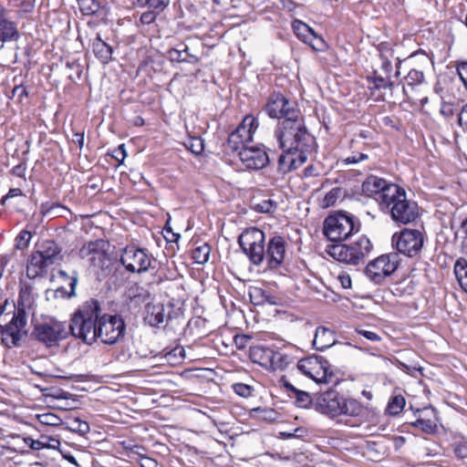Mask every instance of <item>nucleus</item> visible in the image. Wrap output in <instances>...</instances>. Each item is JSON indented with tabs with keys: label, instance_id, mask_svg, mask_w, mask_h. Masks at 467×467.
<instances>
[{
	"label": "nucleus",
	"instance_id": "nucleus-1",
	"mask_svg": "<svg viewBox=\"0 0 467 467\" xmlns=\"http://www.w3.org/2000/svg\"><path fill=\"white\" fill-rule=\"evenodd\" d=\"M275 136L281 149L294 150L306 156L314 150L316 144L299 114L279 122Z\"/></svg>",
	"mask_w": 467,
	"mask_h": 467
},
{
	"label": "nucleus",
	"instance_id": "nucleus-2",
	"mask_svg": "<svg viewBox=\"0 0 467 467\" xmlns=\"http://www.w3.org/2000/svg\"><path fill=\"white\" fill-rule=\"evenodd\" d=\"M101 307L98 300L84 302L74 314L68 329L72 336L91 344L98 338V324Z\"/></svg>",
	"mask_w": 467,
	"mask_h": 467
},
{
	"label": "nucleus",
	"instance_id": "nucleus-3",
	"mask_svg": "<svg viewBox=\"0 0 467 467\" xmlns=\"http://www.w3.org/2000/svg\"><path fill=\"white\" fill-rule=\"evenodd\" d=\"M6 308L7 302L0 306L1 341L8 348H20L28 334L27 314L22 310L6 312Z\"/></svg>",
	"mask_w": 467,
	"mask_h": 467
},
{
	"label": "nucleus",
	"instance_id": "nucleus-4",
	"mask_svg": "<svg viewBox=\"0 0 467 467\" xmlns=\"http://www.w3.org/2000/svg\"><path fill=\"white\" fill-rule=\"evenodd\" d=\"M315 410L330 418L341 415L357 417L362 414L364 407L355 399H347L335 389L320 393L314 401Z\"/></svg>",
	"mask_w": 467,
	"mask_h": 467
},
{
	"label": "nucleus",
	"instance_id": "nucleus-5",
	"mask_svg": "<svg viewBox=\"0 0 467 467\" xmlns=\"http://www.w3.org/2000/svg\"><path fill=\"white\" fill-rule=\"evenodd\" d=\"M373 245L366 235L359 236L349 244L327 245L326 252L335 260L351 265L364 263L365 258L372 251Z\"/></svg>",
	"mask_w": 467,
	"mask_h": 467
},
{
	"label": "nucleus",
	"instance_id": "nucleus-6",
	"mask_svg": "<svg viewBox=\"0 0 467 467\" xmlns=\"http://www.w3.org/2000/svg\"><path fill=\"white\" fill-rule=\"evenodd\" d=\"M360 229V223L355 222V217L349 213L339 212L327 216L324 221L323 233L325 236L340 244Z\"/></svg>",
	"mask_w": 467,
	"mask_h": 467
},
{
	"label": "nucleus",
	"instance_id": "nucleus-7",
	"mask_svg": "<svg viewBox=\"0 0 467 467\" xmlns=\"http://www.w3.org/2000/svg\"><path fill=\"white\" fill-rule=\"evenodd\" d=\"M380 209L389 213L393 221L403 224L414 222L420 214L417 202L409 200L405 190L401 187H399L396 194Z\"/></svg>",
	"mask_w": 467,
	"mask_h": 467
},
{
	"label": "nucleus",
	"instance_id": "nucleus-8",
	"mask_svg": "<svg viewBox=\"0 0 467 467\" xmlns=\"http://www.w3.org/2000/svg\"><path fill=\"white\" fill-rule=\"evenodd\" d=\"M265 233L256 227L245 229L238 237V244L242 251L254 265H260L265 261Z\"/></svg>",
	"mask_w": 467,
	"mask_h": 467
},
{
	"label": "nucleus",
	"instance_id": "nucleus-9",
	"mask_svg": "<svg viewBox=\"0 0 467 467\" xmlns=\"http://www.w3.org/2000/svg\"><path fill=\"white\" fill-rule=\"evenodd\" d=\"M296 367L299 371L317 383L336 382L328 361L322 356L313 355L301 358Z\"/></svg>",
	"mask_w": 467,
	"mask_h": 467
},
{
	"label": "nucleus",
	"instance_id": "nucleus-10",
	"mask_svg": "<svg viewBox=\"0 0 467 467\" xmlns=\"http://www.w3.org/2000/svg\"><path fill=\"white\" fill-rule=\"evenodd\" d=\"M424 234L420 230L404 229L392 236V245L398 251L408 257L418 256L424 244Z\"/></svg>",
	"mask_w": 467,
	"mask_h": 467
},
{
	"label": "nucleus",
	"instance_id": "nucleus-11",
	"mask_svg": "<svg viewBox=\"0 0 467 467\" xmlns=\"http://www.w3.org/2000/svg\"><path fill=\"white\" fill-rule=\"evenodd\" d=\"M400 254L389 253L382 254L369 262L365 269L368 278L375 284H381L386 277L391 275L400 265Z\"/></svg>",
	"mask_w": 467,
	"mask_h": 467
},
{
	"label": "nucleus",
	"instance_id": "nucleus-12",
	"mask_svg": "<svg viewBox=\"0 0 467 467\" xmlns=\"http://www.w3.org/2000/svg\"><path fill=\"white\" fill-rule=\"evenodd\" d=\"M126 325L118 315H99L98 324V338L102 343L113 345L124 337Z\"/></svg>",
	"mask_w": 467,
	"mask_h": 467
},
{
	"label": "nucleus",
	"instance_id": "nucleus-13",
	"mask_svg": "<svg viewBox=\"0 0 467 467\" xmlns=\"http://www.w3.org/2000/svg\"><path fill=\"white\" fill-rule=\"evenodd\" d=\"M67 334L65 323L54 319L36 325L32 332L33 337L47 348L57 346Z\"/></svg>",
	"mask_w": 467,
	"mask_h": 467
},
{
	"label": "nucleus",
	"instance_id": "nucleus-14",
	"mask_svg": "<svg viewBox=\"0 0 467 467\" xmlns=\"http://www.w3.org/2000/svg\"><path fill=\"white\" fill-rule=\"evenodd\" d=\"M120 262L128 272L141 274L151 267L154 258L145 249L130 245L123 249Z\"/></svg>",
	"mask_w": 467,
	"mask_h": 467
},
{
	"label": "nucleus",
	"instance_id": "nucleus-15",
	"mask_svg": "<svg viewBox=\"0 0 467 467\" xmlns=\"http://www.w3.org/2000/svg\"><path fill=\"white\" fill-rule=\"evenodd\" d=\"M399 187L397 184L389 183L384 179L369 176L362 183V192L368 196H374L381 208L388 200H391L396 194Z\"/></svg>",
	"mask_w": 467,
	"mask_h": 467
},
{
	"label": "nucleus",
	"instance_id": "nucleus-16",
	"mask_svg": "<svg viewBox=\"0 0 467 467\" xmlns=\"http://www.w3.org/2000/svg\"><path fill=\"white\" fill-rule=\"evenodd\" d=\"M265 110L274 119H286L299 114L295 103L279 92H274L268 97Z\"/></svg>",
	"mask_w": 467,
	"mask_h": 467
},
{
	"label": "nucleus",
	"instance_id": "nucleus-17",
	"mask_svg": "<svg viewBox=\"0 0 467 467\" xmlns=\"http://www.w3.org/2000/svg\"><path fill=\"white\" fill-rule=\"evenodd\" d=\"M109 243L99 239L85 244L78 252L80 258L87 259L90 265L96 268H102L109 260L108 248Z\"/></svg>",
	"mask_w": 467,
	"mask_h": 467
},
{
	"label": "nucleus",
	"instance_id": "nucleus-18",
	"mask_svg": "<svg viewBox=\"0 0 467 467\" xmlns=\"http://www.w3.org/2000/svg\"><path fill=\"white\" fill-rule=\"evenodd\" d=\"M239 159L246 169L260 170L269 162V158L264 148L247 146L239 151Z\"/></svg>",
	"mask_w": 467,
	"mask_h": 467
},
{
	"label": "nucleus",
	"instance_id": "nucleus-19",
	"mask_svg": "<svg viewBox=\"0 0 467 467\" xmlns=\"http://www.w3.org/2000/svg\"><path fill=\"white\" fill-rule=\"evenodd\" d=\"M285 256V241L280 235H275L268 241L265 248L267 268L277 269L284 262Z\"/></svg>",
	"mask_w": 467,
	"mask_h": 467
},
{
	"label": "nucleus",
	"instance_id": "nucleus-20",
	"mask_svg": "<svg viewBox=\"0 0 467 467\" xmlns=\"http://www.w3.org/2000/svg\"><path fill=\"white\" fill-rule=\"evenodd\" d=\"M20 37L17 23L14 21L9 11L0 5V42L5 43L17 41Z\"/></svg>",
	"mask_w": 467,
	"mask_h": 467
},
{
	"label": "nucleus",
	"instance_id": "nucleus-21",
	"mask_svg": "<svg viewBox=\"0 0 467 467\" xmlns=\"http://www.w3.org/2000/svg\"><path fill=\"white\" fill-rule=\"evenodd\" d=\"M283 153L278 158V170L283 173H287L297 169L307 160V156L301 154L294 150L282 149Z\"/></svg>",
	"mask_w": 467,
	"mask_h": 467
},
{
	"label": "nucleus",
	"instance_id": "nucleus-22",
	"mask_svg": "<svg viewBox=\"0 0 467 467\" xmlns=\"http://www.w3.org/2000/svg\"><path fill=\"white\" fill-rule=\"evenodd\" d=\"M280 383L286 390L288 396L291 399H295V403L297 407L306 409L311 404L314 405L315 400L312 399L311 395L305 390H301L294 387L285 376L281 378Z\"/></svg>",
	"mask_w": 467,
	"mask_h": 467
},
{
	"label": "nucleus",
	"instance_id": "nucleus-23",
	"mask_svg": "<svg viewBox=\"0 0 467 467\" xmlns=\"http://www.w3.org/2000/svg\"><path fill=\"white\" fill-rule=\"evenodd\" d=\"M169 315L165 313V307L162 304L146 305L144 321L150 327H160L167 321Z\"/></svg>",
	"mask_w": 467,
	"mask_h": 467
},
{
	"label": "nucleus",
	"instance_id": "nucleus-24",
	"mask_svg": "<svg viewBox=\"0 0 467 467\" xmlns=\"http://www.w3.org/2000/svg\"><path fill=\"white\" fill-rule=\"evenodd\" d=\"M50 265L40 255V254L36 251L31 254L28 258L26 265V275L29 279H35L38 276H43L47 268Z\"/></svg>",
	"mask_w": 467,
	"mask_h": 467
},
{
	"label": "nucleus",
	"instance_id": "nucleus-25",
	"mask_svg": "<svg viewBox=\"0 0 467 467\" xmlns=\"http://www.w3.org/2000/svg\"><path fill=\"white\" fill-rule=\"evenodd\" d=\"M37 252L50 266L63 259L62 248L53 240L44 241Z\"/></svg>",
	"mask_w": 467,
	"mask_h": 467
},
{
	"label": "nucleus",
	"instance_id": "nucleus-26",
	"mask_svg": "<svg viewBox=\"0 0 467 467\" xmlns=\"http://www.w3.org/2000/svg\"><path fill=\"white\" fill-rule=\"evenodd\" d=\"M249 358L254 363L269 369L272 366L273 349L261 345L253 346L249 349Z\"/></svg>",
	"mask_w": 467,
	"mask_h": 467
},
{
	"label": "nucleus",
	"instance_id": "nucleus-27",
	"mask_svg": "<svg viewBox=\"0 0 467 467\" xmlns=\"http://www.w3.org/2000/svg\"><path fill=\"white\" fill-rule=\"evenodd\" d=\"M335 342L336 337L333 330L324 327H318L316 329L313 345L317 350L323 351L333 346Z\"/></svg>",
	"mask_w": 467,
	"mask_h": 467
},
{
	"label": "nucleus",
	"instance_id": "nucleus-28",
	"mask_svg": "<svg viewBox=\"0 0 467 467\" xmlns=\"http://www.w3.org/2000/svg\"><path fill=\"white\" fill-rule=\"evenodd\" d=\"M127 305L130 308H139L141 304L145 303L150 293L142 286L134 284L130 285L127 291Z\"/></svg>",
	"mask_w": 467,
	"mask_h": 467
},
{
	"label": "nucleus",
	"instance_id": "nucleus-29",
	"mask_svg": "<svg viewBox=\"0 0 467 467\" xmlns=\"http://www.w3.org/2000/svg\"><path fill=\"white\" fill-rule=\"evenodd\" d=\"M258 125L257 119L253 115H247L233 132L242 135L241 138L249 144L253 140L254 133Z\"/></svg>",
	"mask_w": 467,
	"mask_h": 467
},
{
	"label": "nucleus",
	"instance_id": "nucleus-30",
	"mask_svg": "<svg viewBox=\"0 0 467 467\" xmlns=\"http://www.w3.org/2000/svg\"><path fill=\"white\" fill-rule=\"evenodd\" d=\"M59 276L63 277L65 281L68 283L69 290L66 287L60 286L54 292L55 297L57 298H70L76 296L75 289L78 285V274L74 273V275H68L66 271L59 270Z\"/></svg>",
	"mask_w": 467,
	"mask_h": 467
},
{
	"label": "nucleus",
	"instance_id": "nucleus-31",
	"mask_svg": "<svg viewBox=\"0 0 467 467\" xmlns=\"http://www.w3.org/2000/svg\"><path fill=\"white\" fill-rule=\"evenodd\" d=\"M186 50V45L184 43L179 44L176 47L170 48L167 51V57L171 62H186L191 64H196L199 58L195 55H191V58H187V55H184Z\"/></svg>",
	"mask_w": 467,
	"mask_h": 467
},
{
	"label": "nucleus",
	"instance_id": "nucleus-32",
	"mask_svg": "<svg viewBox=\"0 0 467 467\" xmlns=\"http://www.w3.org/2000/svg\"><path fill=\"white\" fill-rule=\"evenodd\" d=\"M93 52L102 63L107 64L111 60L112 47L104 42L99 36L92 44Z\"/></svg>",
	"mask_w": 467,
	"mask_h": 467
},
{
	"label": "nucleus",
	"instance_id": "nucleus-33",
	"mask_svg": "<svg viewBox=\"0 0 467 467\" xmlns=\"http://www.w3.org/2000/svg\"><path fill=\"white\" fill-rule=\"evenodd\" d=\"M32 304L31 293L28 288H21L19 291L18 298L16 303L13 304L12 311L22 310L24 314H26V308H29Z\"/></svg>",
	"mask_w": 467,
	"mask_h": 467
},
{
	"label": "nucleus",
	"instance_id": "nucleus-34",
	"mask_svg": "<svg viewBox=\"0 0 467 467\" xmlns=\"http://www.w3.org/2000/svg\"><path fill=\"white\" fill-rule=\"evenodd\" d=\"M456 278L465 293H467V260L460 258L454 265Z\"/></svg>",
	"mask_w": 467,
	"mask_h": 467
},
{
	"label": "nucleus",
	"instance_id": "nucleus-35",
	"mask_svg": "<svg viewBox=\"0 0 467 467\" xmlns=\"http://www.w3.org/2000/svg\"><path fill=\"white\" fill-rule=\"evenodd\" d=\"M455 456L463 460L467 458V438L462 435H455L451 443Z\"/></svg>",
	"mask_w": 467,
	"mask_h": 467
},
{
	"label": "nucleus",
	"instance_id": "nucleus-36",
	"mask_svg": "<svg viewBox=\"0 0 467 467\" xmlns=\"http://www.w3.org/2000/svg\"><path fill=\"white\" fill-rule=\"evenodd\" d=\"M292 28L297 37L304 43L309 39L310 36H313L314 30L300 20H295L292 23Z\"/></svg>",
	"mask_w": 467,
	"mask_h": 467
},
{
	"label": "nucleus",
	"instance_id": "nucleus-37",
	"mask_svg": "<svg viewBox=\"0 0 467 467\" xmlns=\"http://www.w3.org/2000/svg\"><path fill=\"white\" fill-rule=\"evenodd\" d=\"M67 430L78 433L79 435H85L89 431V424L80 420L79 418L69 419L67 422Z\"/></svg>",
	"mask_w": 467,
	"mask_h": 467
},
{
	"label": "nucleus",
	"instance_id": "nucleus-38",
	"mask_svg": "<svg viewBox=\"0 0 467 467\" xmlns=\"http://www.w3.org/2000/svg\"><path fill=\"white\" fill-rule=\"evenodd\" d=\"M290 362L291 358L288 355L273 349V358L271 360L272 366L269 368V370L284 369L290 364Z\"/></svg>",
	"mask_w": 467,
	"mask_h": 467
},
{
	"label": "nucleus",
	"instance_id": "nucleus-39",
	"mask_svg": "<svg viewBox=\"0 0 467 467\" xmlns=\"http://www.w3.org/2000/svg\"><path fill=\"white\" fill-rule=\"evenodd\" d=\"M252 413H253L254 417H255L256 419L264 420V421H267V422H274L278 418V413L275 410L269 409V408L258 407V408L253 409Z\"/></svg>",
	"mask_w": 467,
	"mask_h": 467
},
{
	"label": "nucleus",
	"instance_id": "nucleus-40",
	"mask_svg": "<svg viewBox=\"0 0 467 467\" xmlns=\"http://www.w3.org/2000/svg\"><path fill=\"white\" fill-rule=\"evenodd\" d=\"M67 211V209L59 203L46 202L41 205L40 213L43 216L59 217L62 216V213Z\"/></svg>",
	"mask_w": 467,
	"mask_h": 467
},
{
	"label": "nucleus",
	"instance_id": "nucleus-41",
	"mask_svg": "<svg viewBox=\"0 0 467 467\" xmlns=\"http://www.w3.org/2000/svg\"><path fill=\"white\" fill-rule=\"evenodd\" d=\"M211 247L208 244H203L193 249L192 257L196 264L203 265L209 260Z\"/></svg>",
	"mask_w": 467,
	"mask_h": 467
},
{
	"label": "nucleus",
	"instance_id": "nucleus-42",
	"mask_svg": "<svg viewBox=\"0 0 467 467\" xmlns=\"http://www.w3.org/2000/svg\"><path fill=\"white\" fill-rule=\"evenodd\" d=\"M78 5L83 16H93L100 9V4L97 0H77Z\"/></svg>",
	"mask_w": 467,
	"mask_h": 467
},
{
	"label": "nucleus",
	"instance_id": "nucleus-43",
	"mask_svg": "<svg viewBox=\"0 0 467 467\" xmlns=\"http://www.w3.org/2000/svg\"><path fill=\"white\" fill-rule=\"evenodd\" d=\"M139 6L147 7L161 14L169 5L170 0H137Z\"/></svg>",
	"mask_w": 467,
	"mask_h": 467
},
{
	"label": "nucleus",
	"instance_id": "nucleus-44",
	"mask_svg": "<svg viewBox=\"0 0 467 467\" xmlns=\"http://www.w3.org/2000/svg\"><path fill=\"white\" fill-rule=\"evenodd\" d=\"M406 404L405 398L401 395H396L390 399L388 403L387 411L389 415L396 416L400 414Z\"/></svg>",
	"mask_w": 467,
	"mask_h": 467
},
{
	"label": "nucleus",
	"instance_id": "nucleus-45",
	"mask_svg": "<svg viewBox=\"0 0 467 467\" xmlns=\"http://www.w3.org/2000/svg\"><path fill=\"white\" fill-rule=\"evenodd\" d=\"M242 135H237V133L232 132L227 140V147L232 151H236L239 154V151L248 146V143L244 141L242 138Z\"/></svg>",
	"mask_w": 467,
	"mask_h": 467
},
{
	"label": "nucleus",
	"instance_id": "nucleus-46",
	"mask_svg": "<svg viewBox=\"0 0 467 467\" xmlns=\"http://www.w3.org/2000/svg\"><path fill=\"white\" fill-rule=\"evenodd\" d=\"M185 146L195 155L201 154L204 150L203 140L200 137L189 138L185 142Z\"/></svg>",
	"mask_w": 467,
	"mask_h": 467
},
{
	"label": "nucleus",
	"instance_id": "nucleus-47",
	"mask_svg": "<svg viewBox=\"0 0 467 467\" xmlns=\"http://www.w3.org/2000/svg\"><path fill=\"white\" fill-rule=\"evenodd\" d=\"M277 209V203L271 200V199H265L261 201L258 203H255L254 206V210L258 213H272Z\"/></svg>",
	"mask_w": 467,
	"mask_h": 467
},
{
	"label": "nucleus",
	"instance_id": "nucleus-48",
	"mask_svg": "<svg viewBox=\"0 0 467 467\" xmlns=\"http://www.w3.org/2000/svg\"><path fill=\"white\" fill-rule=\"evenodd\" d=\"M412 425L427 434H433L437 431V424L431 420L418 419Z\"/></svg>",
	"mask_w": 467,
	"mask_h": 467
},
{
	"label": "nucleus",
	"instance_id": "nucleus-49",
	"mask_svg": "<svg viewBox=\"0 0 467 467\" xmlns=\"http://www.w3.org/2000/svg\"><path fill=\"white\" fill-rule=\"evenodd\" d=\"M343 190L339 187L331 189L324 197V206L329 207L335 204L337 199L343 196Z\"/></svg>",
	"mask_w": 467,
	"mask_h": 467
},
{
	"label": "nucleus",
	"instance_id": "nucleus-50",
	"mask_svg": "<svg viewBox=\"0 0 467 467\" xmlns=\"http://www.w3.org/2000/svg\"><path fill=\"white\" fill-rule=\"evenodd\" d=\"M305 43L308 44L316 51L322 52L327 48L325 40L320 36L317 35L315 31L313 32V36H310L309 39Z\"/></svg>",
	"mask_w": 467,
	"mask_h": 467
},
{
	"label": "nucleus",
	"instance_id": "nucleus-51",
	"mask_svg": "<svg viewBox=\"0 0 467 467\" xmlns=\"http://www.w3.org/2000/svg\"><path fill=\"white\" fill-rule=\"evenodd\" d=\"M380 59L395 58L394 49L389 43L382 42L378 46Z\"/></svg>",
	"mask_w": 467,
	"mask_h": 467
},
{
	"label": "nucleus",
	"instance_id": "nucleus-52",
	"mask_svg": "<svg viewBox=\"0 0 467 467\" xmlns=\"http://www.w3.org/2000/svg\"><path fill=\"white\" fill-rule=\"evenodd\" d=\"M406 81L408 85H417L420 84L424 79V75L422 71L417 69H411L406 76Z\"/></svg>",
	"mask_w": 467,
	"mask_h": 467
},
{
	"label": "nucleus",
	"instance_id": "nucleus-53",
	"mask_svg": "<svg viewBox=\"0 0 467 467\" xmlns=\"http://www.w3.org/2000/svg\"><path fill=\"white\" fill-rule=\"evenodd\" d=\"M386 79L387 77L378 75L377 71H374L372 76L368 77V81L373 84L372 89H386Z\"/></svg>",
	"mask_w": 467,
	"mask_h": 467
},
{
	"label": "nucleus",
	"instance_id": "nucleus-54",
	"mask_svg": "<svg viewBox=\"0 0 467 467\" xmlns=\"http://www.w3.org/2000/svg\"><path fill=\"white\" fill-rule=\"evenodd\" d=\"M39 420L42 424L57 426L61 422V419L54 413H44L39 416Z\"/></svg>",
	"mask_w": 467,
	"mask_h": 467
},
{
	"label": "nucleus",
	"instance_id": "nucleus-55",
	"mask_svg": "<svg viewBox=\"0 0 467 467\" xmlns=\"http://www.w3.org/2000/svg\"><path fill=\"white\" fill-rule=\"evenodd\" d=\"M234 392L244 398H247L252 395V388L244 383H235L233 385Z\"/></svg>",
	"mask_w": 467,
	"mask_h": 467
},
{
	"label": "nucleus",
	"instance_id": "nucleus-56",
	"mask_svg": "<svg viewBox=\"0 0 467 467\" xmlns=\"http://www.w3.org/2000/svg\"><path fill=\"white\" fill-rule=\"evenodd\" d=\"M250 297L254 305H261L265 300V291L262 288L254 287L250 291Z\"/></svg>",
	"mask_w": 467,
	"mask_h": 467
},
{
	"label": "nucleus",
	"instance_id": "nucleus-57",
	"mask_svg": "<svg viewBox=\"0 0 467 467\" xmlns=\"http://www.w3.org/2000/svg\"><path fill=\"white\" fill-rule=\"evenodd\" d=\"M31 239V234L28 231H22L16 237V247L18 249H25L28 246Z\"/></svg>",
	"mask_w": 467,
	"mask_h": 467
},
{
	"label": "nucleus",
	"instance_id": "nucleus-58",
	"mask_svg": "<svg viewBox=\"0 0 467 467\" xmlns=\"http://www.w3.org/2000/svg\"><path fill=\"white\" fill-rule=\"evenodd\" d=\"M158 15L159 13L149 9V11L143 12L141 14L140 21L143 25H150L156 20Z\"/></svg>",
	"mask_w": 467,
	"mask_h": 467
},
{
	"label": "nucleus",
	"instance_id": "nucleus-59",
	"mask_svg": "<svg viewBox=\"0 0 467 467\" xmlns=\"http://www.w3.org/2000/svg\"><path fill=\"white\" fill-rule=\"evenodd\" d=\"M17 5L25 13H30L33 11L36 4V0H16Z\"/></svg>",
	"mask_w": 467,
	"mask_h": 467
},
{
	"label": "nucleus",
	"instance_id": "nucleus-60",
	"mask_svg": "<svg viewBox=\"0 0 467 467\" xmlns=\"http://www.w3.org/2000/svg\"><path fill=\"white\" fill-rule=\"evenodd\" d=\"M366 159H368V155H366L364 153L358 152V153H354L352 156L346 158L344 160V161L347 164H355V163H358Z\"/></svg>",
	"mask_w": 467,
	"mask_h": 467
},
{
	"label": "nucleus",
	"instance_id": "nucleus-61",
	"mask_svg": "<svg viewBox=\"0 0 467 467\" xmlns=\"http://www.w3.org/2000/svg\"><path fill=\"white\" fill-rule=\"evenodd\" d=\"M23 194L22 191L19 188H11L8 192L2 197L0 202L2 205H5L6 200L15 198L17 196H21Z\"/></svg>",
	"mask_w": 467,
	"mask_h": 467
},
{
	"label": "nucleus",
	"instance_id": "nucleus-62",
	"mask_svg": "<svg viewBox=\"0 0 467 467\" xmlns=\"http://www.w3.org/2000/svg\"><path fill=\"white\" fill-rule=\"evenodd\" d=\"M25 442L35 451L41 450L43 448H46V444L41 441H36L32 438H26Z\"/></svg>",
	"mask_w": 467,
	"mask_h": 467
},
{
	"label": "nucleus",
	"instance_id": "nucleus-63",
	"mask_svg": "<svg viewBox=\"0 0 467 467\" xmlns=\"http://www.w3.org/2000/svg\"><path fill=\"white\" fill-rule=\"evenodd\" d=\"M441 113L446 118L451 117L454 114L453 105L448 102H442Z\"/></svg>",
	"mask_w": 467,
	"mask_h": 467
},
{
	"label": "nucleus",
	"instance_id": "nucleus-64",
	"mask_svg": "<svg viewBox=\"0 0 467 467\" xmlns=\"http://www.w3.org/2000/svg\"><path fill=\"white\" fill-rule=\"evenodd\" d=\"M140 467H157L158 462L150 457L141 456L140 459Z\"/></svg>",
	"mask_w": 467,
	"mask_h": 467
}]
</instances>
